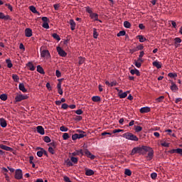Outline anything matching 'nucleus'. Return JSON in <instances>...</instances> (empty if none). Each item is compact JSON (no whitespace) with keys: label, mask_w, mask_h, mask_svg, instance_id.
<instances>
[{"label":"nucleus","mask_w":182,"mask_h":182,"mask_svg":"<svg viewBox=\"0 0 182 182\" xmlns=\"http://www.w3.org/2000/svg\"><path fill=\"white\" fill-rule=\"evenodd\" d=\"M122 137L124 139H127V140H132L133 141H139V138H137L136 136L134 134L130 133V132H127L122 134Z\"/></svg>","instance_id":"obj_1"},{"label":"nucleus","mask_w":182,"mask_h":182,"mask_svg":"<svg viewBox=\"0 0 182 182\" xmlns=\"http://www.w3.org/2000/svg\"><path fill=\"white\" fill-rule=\"evenodd\" d=\"M28 99V96L26 95H22V94H17L15 97V102H22V100H26Z\"/></svg>","instance_id":"obj_2"},{"label":"nucleus","mask_w":182,"mask_h":182,"mask_svg":"<svg viewBox=\"0 0 182 182\" xmlns=\"http://www.w3.org/2000/svg\"><path fill=\"white\" fill-rule=\"evenodd\" d=\"M41 57L44 59H50V53L48 50H43L41 51Z\"/></svg>","instance_id":"obj_3"},{"label":"nucleus","mask_w":182,"mask_h":182,"mask_svg":"<svg viewBox=\"0 0 182 182\" xmlns=\"http://www.w3.org/2000/svg\"><path fill=\"white\" fill-rule=\"evenodd\" d=\"M14 177L16 180H21V178H23V174L22 173V170L16 169Z\"/></svg>","instance_id":"obj_4"},{"label":"nucleus","mask_w":182,"mask_h":182,"mask_svg":"<svg viewBox=\"0 0 182 182\" xmlns=\"http://www.w3.org/2000/svg\"><path fill=\"white\" fill-rule=\"evenodd\" d=\"M56 49H57V52H58L59 55H60L62 58H66L68 53H66L65 52V50L63 49H62V48L57 47Z\"/></svg>","instance_id":"obj_5"},{"label":"nucleus","mask_w":182,"mask_h":182,"mask_svg":"<svg viewBox=\"0 0 182 182\" xmlns=\"http://www.w3.org/2000/svg\"><path fill=\"white\" fill-rule=\"evenodd\" d=\"M71 155H73V156H84L85 155V153L83 152V150L82 149H79V150H75L74 152H73L71 154Z\"/></svg>","instance_id":"obj_6"},{"label":"nucleus","mask_w":182,"mask_h":182,"mask_svg":"<svg viewBox=\"0 0 182 182\" xmlns=\"http://www.w3.org/2000/svg\"><path fill=\"white\" fill-rule=\"evenodd\" d=\"M84 153L85 156L88 157V159H91V160H95V155L92 154V153H90L89 150L85 149Z\"/></svg>","instance_id":"obj_7"},{"label":"nucleus","mask_w":182,"mask_h":182,"mask_svg":"<svg viewBox=\"0 0 182 182\" xmlns=\"http://www.w3.org/2000/svg\"><path fill=\"white\" fill-rule=\"evenodd\" d=\"M171 154H174V153H177L178 154H181L182 156V149H172L168 151Z\"/></svg>","instance_id":"obj_8"},{"label":"nucleus","mask_w":182,"mask_h":182,"mask_svg":"<svg viewBox=\"0 0 182 182\" xmlns=\"http://www.w3.org/2000/svg\"><path fill=\"white\" fill-rule=\"evenodd\" d=\"M37 133L43 136L45 134V129H43V126H38L37 127Z\"/></svg>","instance_id":"obj_9"},{"label":"nucleus","mask_w":182,"mask_h":182,"mask_svg":"<svg viewBox=\"0 0 182 182\" xmlns=\"http://www.w3.org/2000/svg\"><path fill=\"white\" fill-rule=\"evenodd\" d=\"M25 36L26 38H31V36H32V30L31 28H26Z\"/></svg>","instance_id":"obj_10"},{"label":"nucleus","mask_w":182,"mask_h":182,"mask_svg":"<svg viewBox=\"0 0 182 182\" xmlns=\"http://www.w3.org/2000/svg\"><path fill=\"white\" fill-rule=\"evenodd\" d=\"M140 113H149V112H150V107H141L139 109Z\"/></svg>","instance_id":"obj_11"},{"label":"nucleus","mask_w":182,"mask_h":182,"mask_svg":"<svg viewBox=\"0 0 182 182\" xmlns=\"http://www.w3.org/2000/svg\"><path fill=\"white\" fill-rule=\"evenodd\" d=\"M70 25L71 31H75V29H76V23L73 19L70 20Z\"/></svg>","instance_id":"obj_12"},{"label":"nucleus","mask_w":182,"mask_h":182,"mask_svg":"<svg viewBox=\"0 0 182 182\" xmlns=\"http://www.w3.org/2000/svg\"><path fill=\"white\" fill-rule=\"evenodd\" d=\"M18 88H19V90L23 92V93H26L28 92L26 88H25V85H23V83H20L18 85Z\"/></svg>","instance_id":"obj_13"},{"label":"nucleus","mask_w":182,"mask_h":182,"mask_svg":"<svg viewBox=\"0 0 182 182\" xmlns=\"http://www.w3.org/2000/svg\"><path fill=\"white\" fill-rule=\"evenodd\" d=\"M153 156H154V151H153V149H152L151 151L148 152V155L146 156L147 160H149V161L152 160Z\"/></svg>","instance_id":"obj_14"},{"label":"nucleus","mask_w":182,"mask_h":182,"mask_svg":"<svg viewBox=\"0 0 182 182\" xmlns=\"http://www.w3.org/2000/svg\"><path fill=\"white\" fill-rule=\"evenodd\" d=\"M0 126H1L4 128L8 126V124L6 123V120H5V119L4 118L0 119Z\"/></svg>","instance_id":"obj_15"},{"label":"nucleus","mask_w":182,"mask_h":182,"mask_svg":"<svg viewBox=\"0 0 182 182\" xmlns=\"http://www.w3.org/2000/svg\"><path fill=\"white\" fill-rule=\"evenodd\" d=\"M0 149L6 150V151H12V148L7 146L6 145H0Z\"/></svg>","instance_id":"obj_16"},{"label":"nucleus","mask_w":182,"mask_h":182,"mask_svg":"<svg viewBox=\"0 0 182 182\" xmlns=\"http://www.w3.org/2000/svg\"><path fill=\"white\" fill-rule=\"evenodd\" d=\"M91 19H93L94 21H99V15H97V14L96 13H92L90 15Z\"/></svg>","instance_id":"obj_17"},{"label":"nucleus","mask_w":182,"mask_h":182,"mask_svg":"<svg viewBox=\"0 0 182 182\" xmlns=\"http://www.w3.org/2000/svg\"><path fill=\"white\" fill-rule=\"evenodd\" d=\"M95 174V171L92 169H85V175L86 176H93Z\"/></svg>","instance_id":"obj_18"},{"label":"nucleus","mask_w":182,"mask_h":182,"mask_svg":"<svg viewBox=\"0 0 182 182\" xmlns=\"http://www.w3.org/2000/svg\"><path fill=\"white\" fill-rule=\"evenodd\" d=\"M80 134H77L78 139H83V137H86V132L83 131H79Z\"/></svg>","instance_id":"obj_19"},{"label":"nucleus","mask_w":182,"mask_h":182,"mask_svg":"<svg viewBox=\"0 0 182 182\" xmlns=\"http://www.w3.org/2000/svg\"><path fill=\"white\" fill-rule=\"evenodd\" d=\"M37 72L41 75H45V70H43V68H42L41 65L37 66Z\"/></svg>","instance_id":"obj_20"},{"label":"nucleus","mask_w":182,"mask_h":182,"mask_svg":"<svg viewBox=\"0 0 182 182\" xmlns=\"http://www.w3.org/2000/svg\"><path fill=\"white\" fill-rule=\"evenodd\" d=\"M127 93H130V92L127 91V92L119 94V99H124V97H127Z\"/></svg>","instance_id":"obj_21"},{"label":"nucleus","mask_w":182,"mask_h":182,"mask_svg":"<svg viewBox=\"0 0 182 182\" xmlns=\"http://www.w3.org/2000/svg\"><path fill=\"white\" fill-rule=\"evenodd\" d=\"M131 75H136V76H140V71L139 70H130Z\"/></svg>","instance_id":"obj_22"},{"label":"nucleus","mask_w":182,"mask_h":182,"mask_svg":"<svg viewBox=\"0 0 182 182\" xmlns=\"http://www.w3.org/2000/svg\"><path fill=\"white\" fill-rule=\"evenodd\" d=\"M43 153L46 154V151L43 149H41V151H37L38 157H42L43 156Z\"/></svg>","instance_id":"obj_23"},{"label":"nucleus","mask_w":182,"mask_h":182,"mask_svg":"<svg viewBox=\"0 0 182 182\" xmlns=\"http://www.w3.org/2000/svg\"><path fill=\"white\" fill-rule=\"evenodd\" d=\"M142 150H144V151H146L149 153L153 149L150 146H142Z\"/></svg>","instance_id":"obj_24"},{"label":"nucleus","mask_w":182,"mask_h":182,"mask_svg":"<svg viewBox=\"0 0 182 182\" xmlns=\"http://www.w3.org/2000/svg\"><path fill=\"white\" fill-rule=\"evenodd\" d=\"M9 16H5L4 13H0V19H4V21H8L9 19Z\"/></svg>","instance_id":"obj_25"},{"label":"nucleus","mask_w":182,"mask_h":182,"mask_svg":"<svg viewBox=\"0 0 182 182\" xmlns=\"http://www.w3.org/2000/svg\"><path fill=\"white\" fill-rule=\"evenodd\" d=\"M27 67H28L29 70H35V66L33 65V64L31 62H29L27 65Z\"/></svg>","instance_id":"obj_26"},{"label":"nucleus","mask_w":182,"mask_h":182,"mask_svg":"<svg viewBox=\"0 0 182 182\" xmlns=\"http://www.w3.org/2000/svg\"><path fill=\"white\" fill-rule=\"evenodd\" d=\"M171 90H172V92H177V90H178V87H177V85L176 84L172 82Z\"/></svg>","instance_id":"obj_27"},{"label":"nucleus","mask_w":182,"mask_h":182,"mask_svg":"<svg viewBox=\"0 0 182 182\" xmlns=\"http://www.w3.org/2000/svg\"><path fill=\"white\" fill-rule=\"evenodd\" d=\"M153 66H155L157 69L161 68V64L159 61H154L153 63Z\"/></svg>","instance_id":"obj_28"},{"label":"nucleus","mask_w":182,"mask_h":182,"mask_svg":"<svg viewBox=\"0 0 182 182\" xmlns=\"http://www.w3.org/2000/svg\"><path fill=\"white\" fill-rule=\"evenodd\" d=\"M124 28H127V29L132 28V23L130 22L126 21L124 22Z\"/></svg>","instance_id":"obj_29"},{"label":"nucleus","mask_w":182,"mask_h":182,"mask_svg":"<svg viewBox=\"0 0 182 182\" xmlns=\"http://www.w3.org/2000/svg\"><path fill=\"white\" fill-rule=\"evenodd\" d=\"M65 164L67 167H72V166H73V163H72V161L69 159L65 160Z\"/></svg>","instance_id":"obj_30"},{"label":"nucleus","mask_w":182,"mask_h":182,"mask_svg":"<svg viewBox=\"0 0 182 182\" xmlns=\"http://www.w3.org/2000/svg\"><path fill=\"white\" fill-rule=\"evenodd\" d=\"M137 38L139 40V42H141V43H143V42H146V41H147V39L146 38H144V36H138Z\"/></svg>","instance_id":"obj_31"},{"label":"nucleus","mask_w":182,"mask_h":182,"mask_svg":"<svg viewBox=\"0 0 182 182\" xmlns=\"http://www.w3.org/2000/svg\"><path fill=\"white\" fill-rule=\"evenodd\" d=\"M92 102H100L101 98H100V97H99V96H93V97H92Z\"/></svg>","instance_id":"obj_32"},{"label":"nucleus","mask_w":182,"mask_h":182,"mask_svg":"<svg viewBox=\"0 0 182 182\" xmlns=\"http://www.w3.org/2000/svg\"><path fill=\"white\" fill-rule=\"evenodd\" d=\"M6 63L7 64V67L9 68H12V66H14V65H12V61L11 60V59L6 60Z\"/></svg>","instance_id":"obj_33"},{"label":"nucleus","mask_w":182,"mask_h":182,"mask_svg":"<svg viewBox=\"0 0 182 182\" xmlns=\"http://www.w3.org/2000/svg\"><path fill=\"white\" fill-rule=\"evenodd\" d=\"M0 99L1 100H3L4 102H5V100H8V95H6V94H1L0 95Z\"/></svg>","instance_id":"obj_34"},{"label":"nucleus","mask_w":182,"mask_h":182,"mask_svg":"<svg viewBox=\"0 0 182 182\" xmlns=\"http://www.w3.org/2000/svg\"><path fill=\"white\" fill-rule=\"evenodd\" d=\"M83 63H85V58L79 57L78 58V64L79 65H83Z\"/></svg>","instance_id":"obj_35"},{"label":"nucleus","mask_w":182,"mask_h":182,"mask_svg":"<svg viewBox=\"0 0 182 182\" xmlns=\"http://www.w3.org/2000/svg\"><path fill=\"white\" fill-rule=\"evenodd\" d=\"M70 160L72 163H74V164H77L78 159L77 157L71 156Z\"/></svg>","instance_id":"obj_36"},{"label":"nucleus","mask_w":182,"mask_h":182,"mask_svg":"<svg viewBox=\"0 0 182 182\" xmlns=\"http://www.w3.org/2000/svg\"><path fill=\"white\" fill-rule=\"evenodd\" d=\"M52 36L56 41H60V37L59 36V35H58V33H53Z\"/></svg>","instance_id":"obj_37"},{"label":"nucleus","mask_w":182,"mask_h":182,"mask_svg":"<svg viewBox=\"0 0 182 182\" xmlns=\"http://www.w3.org/2000/svg\"><path fill=\"white\" fill-rule=\"evenodd\" d=\"M98 36L99 34L97 33L96 28H93V38H95V39H97Z\"/></svg>","instance_id":"obj_38"},{"label":"nucleus","mask_w":182,"mask_h":182,"mask_svg":"<svg viewBox=\"0 0 182 182\" xmlns=\"http://www.w3.org/2000/svg\"><path fill=\"white\" fill-rule=\"evenodd\" d=\"M134 128H135V132L136 133H139V132H141V130H143V128L140 126H135Z\"/></svg>","instance_id":"obj_39"},{"label":"nucleus","mask_w":182,"mask_h":182,"mask_svg":"<svg viewBox=\"0 0 182 182\" xmlns=\"http://www.w3.org/2000/svg\"><path fill=\"white\" fill-rule=\"evenodd\" d=\"M30 11H31V12H33V14H38V11H36V8H35V6H30Z\"/></svg>","instance_id":"obj_40"},{"label":"nucleus","mask_w":182,"mask_h":182,"mask_svg":"<svg viewBox=\"0 0 182 182\" xmlns=\"http://www.w3.org/2000/svg\"><path fill=\"white\" fill-rule=\"evenodd\" d=\"M126 35V31H119L117 34V36L120 37V36H124Z\"/></svg>","instance_id":"obj_41"},{"label":"nucleus","mask_w":182,"mask_h":182,"mask_svg":"<svg viewBox=\"0 0 182 182\" xmlns=\"http://www.w3.org/2000/svg\"><path fill=\"white\" fill-rule=\"evenodd\" d=\"M124 175L129 176H132V171H130V169H125Z\"/></svg>","instance_id":"obj_42"},{"label":"nucleus","mask_w":182,"mask_h":182,"mask_svg":"<svg viewBox=\"0 0 182 182\" xmlns=\"http://www.w3.org/2000/svg\"><path fill=\"white\" fill-rule=\"evenodd\" d=\"M163 100H164V96H161L156 99V102H157L158 103H160V102H163Z\"/></svg>","instance_id":"obj_43"},{"label":"nucleus","mask_w":182,"mask_h":182,"mask_svg":"<svg viewBox=\"0 0 182 182\" xmlns=\"http://www.w3.org/2000/svg\"><path fill=\"white\" fill-rule=\"evenodd\" d=\"M12 77H13V80H14V82H19V77L18 75H13Z\"/></svg>","instance_id":"obj_44"},{"label":"nucleus","mask_w":182,"mask_h":182,"mask_svg":"<svg viewBox=\"0 0 182 182\" xmlns=\"http://www.w3.org/2000/svg\"><path fill=\"white\" fill-rule=\"evenodd\" d=\"M168 76L169 77H171V78H173V77H177V73H169L168 74Z\"/></svg>","instance_id":"obj_45"},{"label":"nucleus","mask_w":182,"mask_h":182,"mask_svg":"<svg viewBox=\"0 0 182 182\" xmlns=\"http://www.w3.org/2000/svg\"><path fill=\"white\" fill-rule=\"evenodd\" d=\"M136 50H143V49H144V46H143V45L140 44L136 46Z\"/></svg>","instance_id":"obj_46"},{"label":"nucleus","mask_w":182,"mask_h":182,"mask_svg":"<svg viewBox=\"0 0 182 182\" xmlns=\"http://www.w3.org/2000/svg\"><path fill=\"white\" fill-rule=\"evenodd\" d=\"M60 132H68V130H69L68 129V127H65V126H62L60 127Z\"/></svg>","instance_id":"obj_47"},{"label":"nucleus","mask_w":182,"mask_h":182,"mask_svg":"<svg viewBox=\"0 0 182 182\" xmlns=\"http://www.w3.org/2000/svg\"><path fill=\"white\" fill-rule=\"evenodd\" d=\"M137 154V147H135L132 149L131 152V156H134V154Z\"/></svg>","instance_id":"obj_48"},{"label":"nucleus","mask_w":182,"mask_h":182,"mask_svg":"<svg viewBox=\"0 0 182 182\" xmlns=\"http://www.w3.org/2000/svg\"><path fill=\"white\" fill-rule=\"evenodd\" d=\"M151 178H152V180H156V178H157V173H151Z\"/></svg>","instance_id":"obj_49"},{"label":"nucleus","mask_w":182,"mask_h":182,"mask_svg":"<svg viewBox=\"0 0 182 182\" xmlns=\"http://www.w3.org/2000/svg\"><path fill=\"white\" fill-rule=\"evenodd\" d=\"M63 140H68V139H69V134L64 133L63 135Z\"/></svg>","instance_id":"obj_50"},{"label":"nucleus","mask_w":182,"mask_h":182,"mask_svg":"<svg viewBox=\"0 0 182 182\" xmlns=\"http://www.w3.org/2000/svg\"><path fill=\"white\" fill-rule=\"evenodd\" d=\"M44 141H45V143H50V138L48 136H45Z\"/></svg>","instance_id":"obj_51"},{"label":"nucleus","mask_w":182,"mask_h":182,"mask_svg":"<svg viewBox=\"0 0 182 182\" xmlns=\"http://www.w3.org/2000/svg\"><path fill=\"white\" fill-rule=\"evenodd\" d=\"M144 56V51H141L139 56V60H140L141 62H142L141 58Z\"/></svg>","instance_id":"obj_52"},{"label":"nucleus","mask_w":182,"mask_h":182,"mask_svg":"<svg viewBox=\"0 0 182 182\" xmlns=\"http://www.w3.org/2000/svg\"><path fill=\"white\" fill-rule=\"evenodd\" d=\"M43 28L45 29H49V23H43L42 25Z\"/></svg>","instance_id":"obj_53"},{"label":"nucleus","mask_w":182,"mask_h":182,"mask_svg":"<svg viewBox=\"0 0 182 182\" xmlns=\"http://www.w3.org/2000/svg\"><path fill=\"white\" fill-rule=\"evenodd\" d=\"M86 12L90 14V15H92V14H93V12L92 11V9H90V7L89 6L86 7Z\"/></svg>","instance_id":"obj_54"},{"label":"nucleus","mask_w":182,"mask_h":182,"mask_svg":"<svg viewBox=\"0 0 182 182\" xmlns=\"http://www.w3.org/2000/svg\"><path fill=\"white\" fill-rule=\"evenodd\" d=\"M136 151L139 154H141V151H143V147H136Z\"/></svg>","instance_id":"obj_55"},{"label":"nucleus","mask_w":182,"mask_h":182,"mask_svg":"<svg viewBox=\"0 0 182 182\" xmlns=\"http://www.w3.org/2000/svg\"><path fill=\"white\" fill-rule=\"evenodd\" d=\"M68 107H69V105H68V104L64 103L62 105L61 108L63 109L64 110H66V109H68Z\"/></svg>","instance_id":"obj_56"},{"label":"nucleus","mask_w":182,"mask_h":182,"mask_svg":"<svg viewBox=\"0 0 182 182\" xmlns=\"http://www.w3.org/2000/svg\"><path fill=\"white\" fill-rule=\"evenodd\" d=\"M48 151H49V153H50L51 154H55V149H53V147H49L48 148Z\"/></svg>","instance_id":"obj_57"},{"label":"nucleus","mask_w":182,"mask_h":182,"mask_svg":"<svg viewBox=\"0 0 182 182\" xmlns=\"http://www.w3.org/2000/svg\"><path fill=\"white\" fill-rule=\"evenodd\" d=\"M134 65L136 68H141V63L135 61Z\"/></svg>","instance_id":"obj_58"},{"label":"nucleus","mask_w":182,"mask_h":182,"mask_svg":"<svg viewBox=\"0 0 182 182\" xmlns=\"http://www.w3.org/2000/svg\"><path fill=\"white\" fill-rule=\"evenodd\" d=\"M161 146H162L163 147H168V146H170V144L166 143V142H162L161 144Z\"/></svg>","instance_id":"obj_59"},{"label":"nucleus","mask_w":182,"mask_h":182,"mask_svg":"<svg viewBox=\"0 0 182 182\" xmlns=\"http://www.w3.org/2000/svg\"><path fill=\"white\" fill-rule=\"evenodd\" d=\"M175 43H180L181 42V38H174Z\"/></svg>","instance_id":"obj_60"},{"label":"nucleus","mask_w":182,"mask_h":182,"mask_svg":"<svg viewBox=\"0 0 182 182\" xmlns=\"http://www.w3.org/2000/svg\"><path fill=\"white\" fill-rule=\"evenodd\" d=\"M55 75H56L58 77H60V76H62V74L60 73V71H59L58 70H56V71H55Z\"/></svg>","instance_id":"obj_61"},{"label":"nucleus","mask_w":182,"mask_h":182,"mask_svg":"<svg viewBox=\"0 0 182 182\" xmlns=\"http://www.w3.org/2000/svg\"><path fill=\"white\" fill-rule=\"evenodd\" d=\"M77 139H79L77 134H75L72 136L73 140H77Z\"/></svg>","instance_id":"obj_62"},{"label":"nucleus","mask_w":182,"mask_h":182,"mask_svg":"<svg viewBox=\"0 0 182 182\" xmlns=\"http://www.w3.org/2000/svg\"><path fill=\"white\" fill-rule=\"evenodd\" d=\"M121 132H123V129H114L112 133L116 134V133H120Z\"/></svg>","instance_id":"obj_63"},{"label":"nucleus","mask_w":182,"mask_h":182,"mask_svg":"<svg viewBox=\"0 0 182 182\" xmlns=\"http://www.w3.org/2000/svg\"><path fill=\"white\" fill-rule=\"evenodd\" d=\"M76 114H82L83 113V111L82 109H77L75 111Z\"/></svg>","instance_id":"obj_64"}]
</instances>
